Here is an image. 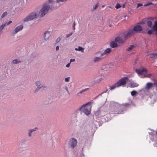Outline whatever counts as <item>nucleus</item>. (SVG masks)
Returning a JSON list of instances; mask_svg holds the SVG:
<instances>
[{
  "mask_svg": "<svg viewBox=\"0 0 157 157\" xmlns=\"http://www.w3.org/2000/svg\"><path fill=\"white\" fill-rule=\"evenodd\" d=\"M48 3H52V5L50 6L48 5L47 3L43 4L42 7L40 11V17H42L45 16L48 13L50 9L52 10L53 9H56L57 8L56 6L55 5L56 2L53 0H48Z\"/></svg>",
  "mask_w": 157,
  "mask_h": 157,
  "instance_id": "1",
  "label": "nucleus"
},
{
  "mask_svg": "<svg viewBox=\"0 0 157 157\" xmlns=\"http://www.w3.org/2000/svg\"><path fill=\"white\" fill-rule=\"evenodd\" d=\"M110 111L112 112L117 113H118L122 114L124 113V110H126V108H123L122 106L118 103L113 102L111 103L109 105Z\"/></svg>",
  "mask_w": 157,
  "mask_h": 157,
  "instance_id": "2",
  "label": "nucleus"
},
{
  "mask_svg": "<svg viewBox=\"0 0 157 157\" xmlns=\"http://www.w3.org/2000/svg\"><path fill=\"white\" fill-rule=\"evenodd\" d=\"M143 28L140 25H137L134 27L133 29H130L127 31H125L123 33V37L124 39H126L128 37H130L133 35L135 32H139L142 30Z\"/></svg>",
  "mask_w": 157,
  "mask_h": 157,
  "instance_id": "3",
  "label": "nucleus"
},
{
  "mask_svg": "<svg viewBox=\"0 0 157 157\" xmlns=\"http://www.w3.org/2000/svg\"><path fill=\"white\" fill-rule=\"evenodd\" d=\"M90 102L83 105L79 109V110L82 112L87 116L89 115L91 113V106L89 104Z\"/></svg>",
  "mask_w": 157,
  "mask_h": 157,
  "instance_id": "4",
  "label": "nucleus"
},
{
  "mask_svg": "<svg viewBox=\"0 0 157 157\" xmlns=\"http://www.w3.org/2000/svg\"><path fill=\"white\" fill-rule=\"evenodd\" d=\"M128 80V77H124L120 79L113 86L110 88V90H112L115 89L117 87H119L122 85H123L126 84V81Z\"/></svg>",
  "mask_w": 157,
  "mask_h": 157,
  "instance_id": "5",
  "label": "nucleus"
},
{
  "mask_svg": "<svg viewBox=\"0 0 157 157\" xmlns=\"http://www.w3.org/2000/svg\"><path fill=\"white\" fill-rule=\"evenodd\" d=\"M37 17V13L36 12H33L30 13L29 15L25 18L23 21L24 22H28L31 21Z\"/></svg>",
  "mask_w": 157,
  "mask_h": 157,
  "instance_id": "6",
  "label": "nucleus"
},
{
  "mask_svg": "<svg viewBox=\"0 0 157 157\" xmlns=\"http://www.w3.org/2000/svg\"><path fill=\"white\" fill-rule=\"evenodd\" d=\"M77 140L74 138H71L68 144V147L72 149H73L77 145Z\"/></svg>",
  "mask_w": 157,
  "mask_h": 157,
  "instance_id": "7",
  "label": "nucleus"
},
{
  "mask_svg": "<svg viewBox=\"0 0 157 157\" xmlns=\"http://www.w3.org/2000/svg\"><path fill=\"white\" fill-rule=\"evenodd\" d=\"M139 24H142L143 25H147L149 28H152V22L151 21L147 20V19H144L142 22L139 23Z\"/></svg>",
  "mask_w": 157,
  "mask_h": 157,
  "instance_id": "8",
  "label": "nucleus"
},
{
  "mask_svg": "<svg viewBox=\"0 0 157 157\" xmlns=\"http://www.w3.org/2000/svg\"><path fill=\"white\" fill-rule=\"evenodd\" d=\"M95 116L97 117H103L105 114L102 107H100L94 113Z\"/></svg>",
  "mask_w": 157,
  "mask_h": 157,
  "instance_id": "9",
  "label": "nucleus"
},
{
  "mask_svg": "<svg viewBox=\"0 0 157 157\" xmlns=\"http://www.w3.org/2000/svg\"><path fill=\"white\" fill-rule=\"evenodd\" d=\"M36 86H37L35 90V93H36L38 91V90L42 89V90L44 89V88H45V86H43L40 84V82L39 81H37L35 83Z\"/></svg>",
  "mask_w": 157,
  "mask_h": 157,
  "instance_id": "10",
  "label": "nucleus"
},
{
  "mask_svg": "<svg viewBox=\"0 0 157 157\" xmlns=\"http://www.w3.org/2000/svg\"><path fill=\"white\" fill-rule=\"evenodd\" d=\"M23 28V25H20L17 26L13 31V34H16L18 32L21 30Z\"/></svg>",
  "mask_w": 157,
  "mask_h": 157,
  "instance_id": "11",
  "label": "nucleus"
},
{
  "mask_svg": "<svg viewBox=\"0 0 157 157\" xmlns=\"http://www.w3.org/2000/svg\"><path fill=\"white\" fill-rule=\"evenodd\" d=\"M144 71L146 73L147 72V70L145 68H143L142 70H140L139 69H135V72L137 73L139 76L142 75Z\"/></svg>",
  "mask_w": 157,
  "mask_h": 157,
  "instance_id": "12",
  "label": "nucleus"
},
{
  "mask_svg": "<svg viewBox=\"0 0 157 157\" xmlns=\"http://www.w3.org/2000/svg\"><path fill=\"white\" fill-rule=\"evenodd\" d=\"M50 32L49 31L45 32L44 34V39L45 41H47L49 37L50 36Z\"/></svg>",
  "mask_w": 157,
  "mask_h": 157,
  "instance_id": "13",
  "label": "nucleus"
},
{
  "mask_svg": "<svg viewBox=\"0 0 157 157\" xmlns=\"http://www.w3.org/2000/svg\"><path fill=\"white\" fill-rule=\"evenodd\" d=\"M116 43L121 44L124 42V40L121 37L118 36L116 37L114 40Z\"/></svg>",
  "mask_w": 157,
  "mask_h": 157,
  "instance_id": "14",
  "label": "nucleus"
},
{
  "mask_svg": "<svg viewBox=\"0 0 157 157\" xmlns=\"http://www.w3.org/2000/svg\"><path fill=\"white\" fill-rule=\"evenodd\" d=\"M111 51V48H108L105 50L104 52L101 54V56H103L106 54H108L110 53Z\"/></svg>",
  "mask_w": 157,
  "mask_h": 157,
  "instance_id": "15",
  "label": "nucleus"
},
{
  "mask_svg": "<svg viewBox=\"0 0 157 157\" xmlns=\"http://www.w3.org/2000/svg\"><path fill=\"white\" fill-rule=\"evenodd\" d=\"M153 84H154V83H152L151 82H148L147 83L145 87V89L146 90H148L151 88L153 87Z\"/></svg>",
  "mask_w": 157,
  "mask_h": 157,
  "instance_id": "16",
  "label": "nucleus"
},
{
  "mask_svg": "<svg viewBox=\"0 0 157 157\" xmlns=\"http://www.w3.org/2000/svg\"><path fill=\"white\" fill-rule=\"evenodd\" d=\"M110 46L113 48H114L117 47V43L115 40L112 41L110 44Z\"/></svg>",
  "mask_w": 157,
  "mask_h": 157,
  "instance_id": "17",
  "label": "nucleus"
},
{
  "mask_svg": "<svg viewBox=\"0 0 157 157\" xmlns=\"http://www.w3.org/2000/svg\"><path fill=\"white\" fill-rule=\"evenodd\" d=\"M103 56H101V55L100 56L98 57H97L94 58V62L95 63H96L99 61L101 60L102 59H103V58L102 57Z\"/></svg>",
  "mask_w": 157,
  "mask_h": 157,
  "instance_id": "18",
  "label": "nucleus"
},
{
  "mask_svg": "<svg viewBox=\"0 0 157 157\" xmlns=\"http://www.w3.org/2000/svg\"><path fill=\"white\" fill-rule=\"evenodd\" d=\"M153 31L157 32V20L155 21L154 24L152 27Z\"/></svg>",
  "mask_w": 157,
  "mask_h": 157,
  "instance_id": "19",
  "label": "nucleus"
},
{
  "mask_svg": "<svg viewBox=\"0 0 157 157\" xmlns=\"http://www.w3.org/2000/svg\"><path fill=\"white\" fill-rule=\"evenodd\" d=\"M129 85H130V86L131 87H135L138 86L139 85L136 82H134L133 81L131 82Z\"/></svg>",
  "mask_w": 157,
  "mask_h": 157,
  "instance_id": "20",
  "label": "nucleus"
},
{
  "mask_svg": "<svg viewBox=\"0 0 157 157\" xmlns=\"http://www.w3.org/2000/svg\"><path fill=\"white\" fill-rule=\"evenodd\" d=\"M21 62V61L20 59H15L13 60L12 63L13 64H17Z\"/></svg>",
  "mask_w": 157,
  "mask_h": 157,
  "instance_id": "21",
  "label": "nucleus"
},
{
  "mask_svg": "<svg viewBox=\"0 0 157 157\" xmlns=\"http://www.w3.org/2000/svg\"><path fill=\"white\" fill-rule=\"evenodd\" d=\"M7 22L0 26V33H2V30L4 28L5 26L6 25Z\"/></svg>",
  "mask_w": 157,
  "mask_h": 157,
  "instance_id": "22",
  "label": "nucleus"
},
{
  "mask_svg": "<svg viewBox=\"0 0 157 157\" xmlns=\"http://www.w3.org/2000/svg\"><path fill=\"white\" fill-rule=\"evenodd\" d=\"M99 3H98L95 5H94L93 7V10H91V11L93 12L99 6Z\"/></svg>",
  "mask_w": 157,
  "mask_h": 157,
  "instance_id": "23",
  "label": "nucleus"
},
{
  "mask_svg": "<svg viewBox=\"0 0 157 157\" xmlns=\"http://www.w3.org/2000/svg\"><path fill=\"white\" fill-rule=\"evenodd\" d=\"M33 132L31 129H29L28 131V135L29 137H31L32 136V133Z\"/></svg>",
  "mask_w": 157,
  "mask_h": 157,
  "instance_id": "24",
  "label": "nucleus"
},
{
  "mask_svg": "<svg viewBox=\"0 0 157 157\" xmlns=\"http://www.w3.org/2000/svg\"><path fill=\"white\" fill-rule=\"evenodd\" d=\"M137 92L136 90H133L131 92V95L133 96H135L137 94Z\"/></svg>",
  "mask_w": 157,
  "mask_h": 157,
  "instance_id": "25",
  "label": "nucleus"
},
{
  "mask_svg": "<svg viewBox=\"0 0 157 157\" xmlns=\"http://www.w3.org/2000/svg\"><path fill=\"white\" fill-rule=\"evenodd\" d=\"M135 46L134 45H130L127 49V50L128 51H131L134 47Z\"/></svg>",
  "mask_w": 157,
  "mask_h": 157,
  "instance_id": "26",
  "label": "nucleus"
},
{
  "mask_svg": "<svg viewBox=\"0 0 157 157\" xmlns=\"http://www.w3.org/2000/svg\"><path fill=\"white\" fill-rule=\"evenodd\" d=\"M89 88H87L86 89H84V90H82L81 91H80L78 94H82V93L86 91L87 90H89Z\"/></svg>",
  "mask_w": 157,
  "mask_h": 157,
  "instance_id": "27",
  "label": "nucleus"
},
{
  "mask_svg": "<svg viewBox=\"0 0 157 157\" xmlns=\"http://www.w3.org/2000/svg\"><path fill=\"white\" fill-rule=\"evenodd\" d=\"M154 32L153 31V29H149L148 31L147 32V33L149 35H151L152 33H153V32Z\"/></svg>",
  "mask_w": 157,
  "mask_h": 157,
  "instance_id": "28",
  "label": "nucleus"
},
{
  "mask_svg": "<svg viewBox=\"0 0 157 157\" xmlns=\"http://www.w3.org/2000/svg\"><path fill=\"white\" fill-rule=\"evenodd\" d=\"M84 48H83L82 47H80V46L78 47V51H80L81 52H84Z\"/></svg>",
  "mask_w": 157,
  "mask_h": 157,
  "instance_id": "29",
  "label": "nucleus"
},
{
  "mask_svg": "<svg viewBox=\"0 0 157 157\" xmlns=\"http://www.w3.org/2000/svg\"><path fill=\"white\" fill-rule=\"evenodd\" d=\"M145 19H147V20L151 21H153L154 19V18L153 17H148L145 18Z\"/></svg>",
  "mask_w": 157,
  "mask_h": 157,
  "instance_id": "30",
  "label": "nucleus"
},
{
  "mask_svg": "<svg viewBox=\"0 0 157 157\" xmlns=\"http://www.w3.org/2000/svg\"><path fill=\"white\" fill-rule=\"evenodd\" d=\"M7 14V12H4L3 14L1 16V18H4L5 16H6Z\"/></svg>",
  "mask_w": 157,
  "mask_h": 157,
  "instance_id": "31",
  "label": "nucleus"
},
{
  "mask_svg": "<svg viewBox=\"0 0 157 157\" xmlns=\"http://www.w3.org/2000/svg\"><path fill=\"white\" fill-rule=\"evenodd\" d=\"M70 79V77H69L66 78L65 79V81L66 82H69Z\"/></svg>",
  "mask_w": 157,
  "mask_h": 157,
  "instance_id": "32",
  "label": "nucleus"
},
{
  "mask_svg": "<svg viewBox=\"0 0 157 157\" xmlns=\"http://www.w3.org/2000/svg\"><path fill=\"white\" fill-rule=\"evenodd\" d=\"M121 7V6L119 3H117L115 6V7L117 9H118Z\"/></svg>",
  "mask_w": 157,
  "mask_h": 157,
  "instance_id": "33",
  "label": "nucleus"
},
{
  "mask_svg": "<svg viewBox=\"0 0 157 157\" xmlns=\"http://www.w3.org/2000/svg\"><path fill=\"white\" fill-rule=\"evenodd\" d=\"M73 33L72 32H71L69 34H66V38H67L69 37V36H71L73 34Z\"/></svg>",
  "mask_w": 157,
  "mask_h": 157,
  "instance_id": "34",
  "label": "nucleus"
},
{
  "mask_svg": "<svg viewBox=\"0 0 157 157\" xmlns=\"http://www.w3.org/2000/svg\"><path fill=\"white\" fill-rule=\"evenodd\" d=\"M61 38L60 37L58 38L55 41V43H57L59 42Z\"/></svg>",
  "mask_w": 157,
  "mask_h": 157,
  "instance_id": "35",
  "label": "nucleus"
},
{
  "mask_svg": "<svg viewBox=\"0 0 157 157\" xmlns=\"http://www.w3.org/2000/svg\"><path fill=\"white\" fill-rule=\"evenodd\" d=\"M130 105V104L128 103H124L122 104V105L124 106H128Z\"/></svg>",
  "mask_w": 157,
  "mask_h": 157,
  "instance_id": "36",
  "label": "nucleus"
},
{
  "mask_svg": "<svg viewBox=\"0 0 157 157\" xmlns=\"http://www.w3.org/2000/svg\"><path fill=\"white\" fill-rule=\"evenodd\" d=\"M33 132L34 131H36L38 129V128L37 127H35L33 129H31Z\"/></svg>",
  "mask_w": 157,
  "mask_h": 157,
  "instance_id": "37",
  "label": "nucleus"
},
{
  "mask_svg": "<svg viewBox=\"0 0 157 157\" xmlns=\"http://www.w3.org/2000/svg\"><path fill=\"white\" fill-rule=\"evenodd\" d=\"M143 6V4L141 3H138L137 6V8H139L140 6Z\"/></svg>",
  "mask_w": 157,
  "mask_h": 157,
  "instance_id": "38",
  "label": "nucleus"
},
{
  "mask_svg": "<svg viewBox=\"0 0 157 157\" xmlns=\"http://www.w3.org/2000/svg\"><path fill=\"white\" fill-rule=\"evenodd\" d=\"M75 21H74L73 25L72 26L73 29L74 30H75Z\"/></svg>",
  "mask_w": 157,
  "mask_h": 157,
  "instance_id": "39",
  "label": "nucleus"
},
{
  "mask_svg": "<svg viewBox=\"0 0 157 157\" xmlns=\"http://www.w3.org/2000/svg\"><path fill=\"white\" fill-rule=\"evenodd\" d=\"M65 89L67 91V92L68 94H70V93H69V91L68 90V88H67V86H65Z\"/></svg>",
  "mask_w": 157,
  "mask_h": 157,
  "instance_id": "40",
  "label": "nucleus"
},
{
  "mask_svg": "<svg viewBox=\"0 0 157 157\" xmlns=\"http://www.w3.org/2000/svg\"><path fill=\"white\" fill-rule=\"evenodd\" d=\"M154 84L155 85V87L157 89V81H155V82H154Z\"/></svg>",
  "mask_w": 157,
  "mask_h": 157,
  "instance_id": "41",
  "label": "nucleus"
},
{
  "mask_svg": "<svg viewBox=\"0 0 157 157\" xmlns=\"http://www.w3.org/2000/svg\"><path fill=\"white\" fill-rule=\"evenodd\" d=\"M151 56H157V53H151L150 54Z\"/></svg>",
  "mask_w": 157,
  "mask_h": 157,
  "instance_id": "42",
  "label": "nucleus"
},
{
  "mask_svg": "<svg viewBox=\"0 0 157 157\" xmlns=\"http://www.w3.org/2000/svg\"><path fill=\"white\" fill-rule=\"evenodd\" d=\"M75 59H70V63H71V62H74L75 61Z\"/></svg>",
  "mask_w": 157,
  "mask_h": 157,
  "instance_id": "43",
  "label": "nucleus"
},
{
  "mask_svg": "<svg viewBox=\"0 0 157 157\" xmlns=\"http://www.w3.org/2000/svg\"><path fill=\"white\" fill-rule=\"evenodd\" d=\"M102 94H102V93L101 94H99V95H98L97 96H96V97L94 99H95L97 98H98V97L99 96H101V95H102Z\"/></svg>",
  "mask_w": 157,
  "mask_h": 157,
  "instance_id": "44",
  "label": "nucleus"
},
{
  "mask_svg": "<svg viewBox=\"0 0 157 157\" xmlns=\"http://www.w3.org/2000/svg\"><path fill=\"white\" fill-rule=\"evenodd\" d=\"M12 21H10L8 23L7 22L6 25H9L10 24V23H12Z\"/></svg>",
  "mask_w": 157,
  "mask_h": 157,
  "instance_id": "45",
  "label": "nucleus"
},
{
  "mask_svg": "<svg viewBox=\"0 0 157 157\" xmlns=\"http://www.w3.org/2000/svg\"><path fill=\"white\" fill-rule=\"evenodd\" d=\"M70 63H68L66 65V67H70Z\"/></svg>",
  "mask_w": 157,
  "mask_h": 157,
  "instance_id": "46",
  "label": "nucleus"
},
{
  "mask_svg": "<svg viewBox=\"0 0 157 157\" xmlns=\"http://www.w3.org/2000/svg\"><path fill=\"white\" fill-rule=\"evenodd\" d=\"M59 49V47L58 46H57L56 47V51H58Z\"/></svg>",
  "mask_w": 157,
  "mask_h": 157,
  "instance_id": "47",
  "label": "nucleus"
},
{
  "mask_svg": "<svg viewBox=\"0 0 157 157\" xmlns=\"http://www.w3.org/2000/svg\"><path fill=\"white\" fill-rule=\"evenodd\" d=\"M108 89H106V90H105V91H104L102 93V94H104V93H106V92H107V91H108Z\"/></svg>",
  "mask_w": 157,
  "mask_h": 157,
  "instance_id": "48",
  "label": "nucleus"
},
{
  "mask_svg": "<svg viewBox=\"0 0 157 157\" xmlns=\"http://www.w3.org/2000/svg\"><path fill=\"white\" fill-rule=\"evenodd\" d=\"M152 4V2H149V3H147V4H146V5H147L148 6V5H149L150 4Z\"/></svg>",
  "mask_w": 157,
  "mask_h": 157,
  "instance_id": "49",
  "label": "nucleus"
},
{
  "mask_svg": "<svg viewBox=\"0 0 157 157\" xmlns=\"http://www.w3.org/2000/svg\"><path fill=\"white\" fill-rule=\"evenodd\" d=\"M101 79H102L101 78H100V79H98L97 80L98 82H99L100 81H101Z\"/></svg>",
  "mask_w": 157,
  "mask_h": 157,
  "instance_id": "50",
  "label": "nucleus"
},
{
  "mask_svg": "<svg viewBox=\"0 0 157 157\" xmlns=\"http://www.w3.org/2000/svg\"><path fill=\"white\" fill-rule=\"evenodd\" d=\"M151 76V74H148L147 75V77L149 78Z\"/></svg>",
  "mask_w": 157,
  "mask_h": 157,
  "instance_id": "51",
  "label": "nucleus"
},
{
  "mask_svg": "<svg viewBox=\"0 0 157 157\" xmlns=\"http://www.w3.org/2000/svg\"><path fill=\"white\" fill-rule=\"evenodd\" d=\"M60 1L59 0H56V1L55 2H56V3L59 2Z\"/></svg>",
  "mask_w": 157,
  "mask_h": 157,
  "instance_id": "52",
  "label": "nucleus"
},
{
  "mask_svg": "<svg viewBox=\"0 0 157 157\" xmlns=\"http://www.w3.org/2000/svg\"><path fill=\"white\" fill-rule=\"evenodd\" d=\"M125 6V4L124 3L123 5V7L124 8Z\"/></svg>",
  "mask_w": 157,
  "mask_h": 157,
  "instance_id": "53",
  "label": "nucleus"
},
{
  "mask_svg": "<svg viewBox=\"0 0 157 157\" xmlns=\"http://www.w3.org/2000/svg\"><path fill=\"white\" fill-rule=\"evenodd\" d=\"M151 56V57H151V58H154V57H155V56Z\"/></svg>",
  "mask_w": 157,
  "mask_h": 157,
  "instance_id": "54",
  "label": "nucleus"
},
{
  "mask_svg": "<svg viewBox=\"0 0 157 157\" xmlns=\"http://www.w3.org/2000/svg\"><path fill=\"white\" fill-rule=\"evenodd\" d=\"M78 48H75V50L76 51H78Z\"/></svg>",
  "mask_w": 157,
  "mask_h": 157,
  "instance_id": "55",
  "label": "nucleus"
},
{
  "mask_svg": "<svg viewBox=\"0 0 157 157\" xmlns=\"http://www.w3.org/2000/svg\"><path fill=\"white\" fill-rule=\"evenodd\" d=\"M147 6V5H146V4L144 5V6Z\"/></svg>",
  "mask_w": 157,
  "mask_h": 157,
  "instance_id": "56",
  "label": "nucleus"
},
{
  "mask_svg": "<svg viewBox=\"0 0 157 157\" xmlns=\"http://www.w3.org/2000/svg\"><path fill=\"white\" fill-rule=\"evenodd\" d=\"M105 5H103L102 6V7H104V6H105Z\"/></svg>",
  "mask_w": 157,
  "mask_h": 157,
  "instance_id": "57",
  "label": "nucleus"
},
{
  "mask_svg": "<svg viewBox=\"0 0 157 157\" xmlns=\"http://www.w3.org/2000/svg\"><path fill=\"white\" fill-rule=\"evenodd\" d=\"M155 133H156V135H157V131H156V132H155Z\"/></svg>",
  "mask_w": 157,
  "mask_h": 157,
  "instance_id": "58",
  "label": "nucleus"
},
{
  "mask_svg": "<svg viewBox=\"0 0 157 157\" xmlns=\"http://www.w3.org/2000/svg\"><path fill=\"white\" fill-rule=\"evenodd\" d=\"M109 8H111V7L110 6H109Z\"/></svg>",
  "mask_w": 157,
  "mask_h": 157,
  "instance_id": "59",
  "label": "nucleus"
},
{
  "mask_svg": "<svg viewBox=\"0 0 157 157\" xmlns=\"http://www.w3.org/2000/svg\"><path fill=\"white\" fill-rule=\"evenodd\" d=\"M153 80H154V79H153ZM155 81H156V80H154V82H155Z\"/></svg>",
  "mask_w": 157,
  "mask_h": 157,
  "instance_id": "60",
  "label": "nucleus"
},
{
  "mask_svg": "<svg viewBox=\"0 0 157 157\" xmlns=\"http://www.w3.org/2000/svg\"><path fill=\"white\" fill-rule=\"evenodd\" d=\"M143 33H146V32H145L144 31H143Z\"/></svg>",
  "mask_w": 157,
  "mask_h": 157,
  "instance_id": "61",
  "label": "nucleus"
}]
</instances>
